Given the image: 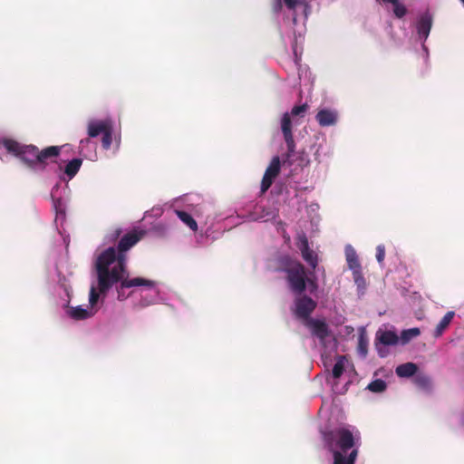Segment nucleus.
I'll return each mask as SVG.
<instances>
[{
	"instance_id": "obj_15",
	"label": "nucleus",
	"mask_w": 464,
	"mask_h": 464,
	"mask_svg": "<svg viewBox=\"0 0 464 464\" xmlns=\"http://www.w3.org/2000/svg\"><path fill=\"white\" fill-rule=\"evenodd\" d=\"M455 316V312L449 311L446 313V314L441 318L440 323L437 324L434 332V336L439 337L440 336L444 331L448 328L450 324L451 323L452 319Z\"/></svg>"
},
{
	"instance_id": "obj_38",
	"label": "nucleus",
	"mask_w": 464,
	"mask_h": 464,
	"mask_svg": "<svg viewBox=\"0 0 464 464\" xmlns=\"http://www.w3.org/2000/svg\"><path fill=\"white\" fill-rule=\"evenodd\" d=\"M461 424L464 426V416H463V418L461 420Z\"/></svg>"
},
{
	"instance_id": "obj_29",
	"label": "nucleus",
	"mask_w": 464,
	"mask_h": 464,
	"mask_svg": "<svg viewBox=\"0 0 464 464\" xmlns=\"http://www.w3.org/2000/svg\"><path fill=\"white\" fill-rule=\"evenodd\" d=\"M53 207L56 215H63L65 213L64 203L61 198H55L53 197Z\"/></svg>"
},
{
	"instance_id": "obj_27",
	"label": "nucleus",
	"mask_w": 464,
	"mask_h": 464,
	"mask_svg": "<svg viewBox=\"0 0 464 464\" xmlns=\"http://www.w3.org/2000/svg\"><path fill=\"white\" fill-rule=\"evenodd\" d=\"M344 371V362H343V357H339L337 362L334 363L333 368V376L335 379H338L341 377Z\"/></svg>"
},
{
	"instance_id": "obj_8",
	"label": "nucleus",
	"mask_w": 464,
	"mask_h": 464,
	"mask_svg": "<svg viewBox=\"0 0 464 464\" xmlns=\"http://www.w3.org/2000/svg\"><path fill=\"white\" fill-rule=\"evenodd\" d=\"M61 146H49L43 150L38 149V167L44 169L49 161L59 157L62 151Z\"/></svg>"
},
{
	"instance_id": "obj_5",
	"label": "nucleus",
	"mask_w": 464,
	"mask_h": 464,
	"mask_svg": "<svg viewBox=\"0 0 464 464\" xmlns=\"http://www.w3.org/2000/svg\"><path fill=\"white\" fill-rule=\"evenodd\" d=\"M317 307V302L307 295H295L293 304V314L298 319L308 321Z\"/></svg>"
},
{
	"instance_id": "obj_13",
	"label": "nucleus",
	"mask_w": 464,
	"mask_h": 464,
	"mask_svg": "<svg viewBox=\"0 0 464 464\" xmlns=\"http://www.w3.org/2000/svg\"><path fill=\"white\" fill-rule=\"evenodd\" d=\"M334 464H354L358 450L353 449L348 457L343 455L340 450H334Z\"/></svg>"
},
{
	"instance_id": "obj_17",
	"label": "nucleus",
	"mask_w": 464,
	"mask_h": 464,
	"mask_svg": "<svg viewBox=\"0 0 464 464\" xmlns=\"http://www.w3.org/2000/svg\"><path fill=\"white\" fill-rule=\"evenodd\" d=\"M281 130L285 140H289L291 141L292 139H294L292 133V120L288 112L283 114L281 120Z\"/></svg>"
},
{
	"instance_id": "obj_16",
	"label": "nucleus",
	"mask_w": 464,
	"mask_h": 464,
	"mask_svg": "<svg viewBox=\"0 0 464 464\" xmlns=\"http://www.w3.org/2000/svg\"><path fill=\"white\" fill-rule=\"evenodd\" d=\"M82 160L79 158L72 159L64 167V174L72 179L80 170Z\"/></svg>"
},
{
	"instance_id": "obj_30",
	"label": "nucleus",
	"mask_w": 464,
	"mask_h": 464,
	"mask_svg": "<svg viewBox=\"0 0 464 464\" xmlns=\"http://www.w3.org/2000/svg\"><path fill=\"white\" fill-rule=\"evenodd\" d=\"M393 13L396 17L401 18L406 14L407 9L403 5L400 4L399 1L396 0V2L393 3Z\"/></svg>"
},
{
	"instance_id": "obj_25",
	"label": "nucleus",
	"mask_w": 464,
	"mask_h": 464,
	"mask_svg": "<svg viewBox=\"0 0 464 464\" xmlns=\"http://www.w3.org/2000/svg\"><path fill=\"white\" fill-rule=\"evenodd\" d=\"M420 334L419 328H411L402 331L401 340L403 344L409 343L412 338L417 337Z\"/></svg>"
},
{
	"instance_id": "obj_35",
	"label": "nucleus",
	"mask_w": 464,
	"mask_h": 464,
	"mask_svg": "<svg viewBox=\"0 0 464 464\" xmlns=\"http://www.w3.org/2000/svg\"><path fill=\"white\" fill-rule=\"evenodd\" d=\"M122 233V230L121 228L120 227H117L115 228L109 236V240L113 242V241H116L117 239L120 238L121 235Z\"/></svg>"
},
{
	"instance_id": "obj_1",
	"label": "nucleus",
	"mask_w": 464,
	"mask_h": 464,
	"mask_svg": "<svg viewBox=\"0 0 464 464\" xmlns=\"http://www.w3.org/2000/svg\"><path fill=\"white\" fill-rule=\"evenodd\" d=\"M144 236L145 231L133 229L120 238L117 249L110 246L97 256L94 265L97 285H92L90 289L89 303L91 306H94L98 303L100 295L105 296L113 285H116L119 299L122 297L121 291L125 288L135 286L153 288L156 285L155 282L150 279L129 278L126 253Z\"/></svg>"
},
{
	"instance_id": "obj_24",
	"label": "nucleus",
	"mask_w": 464,
	"mask_h": 464,
	"mask_svg": "<svg viewBox=\"0 0 464 464\" xmlns=\"http://www.w3.org/2000/svg\"><path fill=\"white\" fill-rule=\"evenodd\" d=\"M387 384L382 379H376L370 382L367 386V389L372 392H382L386 390Z\"/></svg>"
},
{
	"instance_id": "obj_32",
	"label": "nucleus",
	"mask_w": 464,
	"mask_h": 464,
	"mask_svg": "<svg viewBox=\"0 0 464 464\" xmlns=\"http://www.w3.org/2000/svg\"><path fill=\"white\" fill-rule=\"evenodd\" d=\"M385 256V247L383 245H379L376 247V259L379 264H382Z\"/></svg>"
},
{
	"instance_id": "obj_11",
	"label": "nucleus",
	"mask_w": 464,
	"mask_h": 464,
	"mask_svg": "<svg viewBox=\"0 0 464 464\" xmlns=\"http://www.w3.org/2000/svg\"><path fill=\"white\" fill-rule=\"evenodd\" d=\"M432 25V17L429 13L423 14L417 24V31L420 37L426 40L430 34Z\"/></svg>"
},
{
	"instance_id": "obj_21",
	"label": "nucleus",
	"mask_w": 464,
	"mask_h": 464,
	"mask_svg": "<svg viewBox=\"0 0 464 464\" xmlns=\"http://www.w3.org/2000/svg\"><path fill=\"white\" fill-rule=\"evenodd\" d=\"M176 213L179 218L184 224H186L192 231L198 230V224L189 213L183 210H177Z\"/></svg>"
},
{
	"instance_id": "obj_34",
	"label": "nucleus",
	"mask_w": 464,
	"mask_h": 464,
	"mask_svg": "<svg viewBox=\"0 0 464 464\" xmlns=\"http://www.w3.org/2000/svg\"><path fill=\"white\" fill-rule=\"evenodd\" d=\"M358 350L363 356L367 354V342L364 340L362 335L359 338Z\"/></svg>"
},
{
	"instance_id": "obj_9",
	"label": "nucleus",
	"mask_w": 464,
	"mask_h": 464,
	"mask_svg": "<svg viewBox=\"0 0 464 464\" xmlns=\"http://www.w3.org/2000/svg\"><path fill=\"white\" fill-rule=\"evenodd\" d=\"M307 325L310 327L312 334L322 341L330 334L329 327L324 321L310 319L307 321Z\"/></svg>"
},
{
	"instance_id": "obj_22",
	"label": "nucleus",
	"mask_w": 464,
	"mask_h": 464,
	"mask_svg": "<svg viewBox=\"0 0 464 464\" xmlns=\"http://www.w3.org/2000/svg\"><path fill=\"white\" fill-rule=\"evenodd\" d=\"M346 261L352 271L362 268L355 251L351 247L346 249Z\"/></svg>"
},
{
	"instance_id": "obj_23",
	"label": "nucleus",
	"mask_w": 464,
	"mask_h": 464,
	"mask_svg": "<svg viewBox=\"0 0 464 464\" xmlns=\"http://www.w3.org/2000/svg\"><path fill=\"white\" fill-rule=\"evenodd\" d=\"M285 141L286 143L287 150L285 155L284 163H287L291 166L293 164L292 158L294 157L295 150V142L294 139H292L291 141L289 140H285Z\"/></svg>"
},
{
	"instance_id": "obj_6",
	"label": "nucleus",
	"mask_w": 464,
	"mask_h": 464,
	"mask_svg": "<svg viewBox=\"0 0 464 464\" xmlns=\"http://www.w3.org/2000/svg\"><path fill=\"white\" fill-rule=\"evenodd\" d=\"M281 162L278 156H276L270 161L266 168L261 181V193H265L272 186L275 179L279 175Z\"/></svg>"
},
{
	"instance_id": "obj_19",
	"label": "nucleus",
	"mask_w": 464,
	"mask_h": 464,
	"mask_svg": "<svg viewBox=\"0 0 464 464\" xmlns=\"http://www.w3.org/2000/svg\"><path fill=\"white\" fill-rule=\"evenodd\" d=\"M377 339L381 343L384 345H394L399 342L398 335L392 331H384L380 333V334L377 336Z\"/></svg>"
},
{
	"instance_id": "obj_39",
	"label": "nucleus",
	"mask_w": 464,
	"mask_h": 464,
	"mask_svg": "<svg viewBox=\"0 0 464 464\" xmlns=\"http://www.w3.org/2000/svg\"><path fill=\"white\" fill-rule=\"evenodd\" d=\"M461 1H462V3L464 4V0H461Z\"/></svg>"
},
{
	"instance_id": "obj_33",
	"label": "nucleus",
	"mask_w": 464,
	"mask_h": 464,
	"mask_svg": "<svg viewBox=\"0 0 464 464\" xmlns=\"http://www.w3.org/2000/svg\"><path fill=\"white\" fill-rule=\"evenodd\" d=\"M416 383L421 387H428L430 384V380L425 375H418L416 377Z\"/></svg>"
},
{
	"instance_id": "obj_4",
	"label": "nucleus",
	"mask_w": 464,
	"mask_h": 464,
	"mask_svg": "<svg viewBox=\"0 0 464 464\" xmlns=\"http://www.w3.org/2000/svg\"><path fill=\"white\" fill-rule=\"evenodd\" d=\"M5 148L18 157L29 169L38 168V147L34 145H23L13 140L4 142Z\"/></svg>"
},
{
	"instance_id": "obj_14",
	"label": "nucleus",
	"mask_w": 464,
	"mask_h": 464,
	"mask_svg": "<svg viewBox=\"0 0 464 464\" xmlns=\"http://www.w3.org/2000/svg\"><path fill=\"white\" fill-rule=\"evenodd\" d=\"M418 371V366L413 362H406L397 366L395 372L399 377H411Z\"/></svg>"
},
{
	"instance_id": "obj_18",
	"label": "nucleus",
	"mask_w": 464,
	"mask_h": 464,
	"mask_svg": "<svg viewBox=\"0 0 464 464\" xmlns=\"http://www.w3.org/2000/svg\"><path fill=\"white\" fill-rule=\"evenodd\" d=\"M68 314L74 320H84L92 315V312L88 309H84L82 306L72 307L68 311Z\"/></svg>"
},
{
	"instance_id": "obj_12",
	"label": "nucleus",
	"mask_w": 464,
	"mask_h": 464,
	"mask_svg": "<svg viewBox=\"0 0 464 464\" xmlns=\"http://www.w3.org/2000/svg\"><path fill=\"white\" fill-rule=\"evenodd\" d=\"M111 124L110 121H92L88 124V135L90 138H95L102 134Z\"/></svg>"
},
{
	"instance_id": "obj_28",
	"label": "nucleus",
	"mask_w": 464,
	"mask_h": 464,
	"mask_svg": "<svg viewBox=\"0 0 464 464\" xmlns=\"http://www.w3.org/2000/svg\"><path fill=\"white\" fill-rule=\"evenodd\" d=\"M309 106L307 103H304L302 105L294 106L291 110L290 117L291 116H300L304 117V113L307 111Z\"/></svg>"
},
{
	"instance_id": "obj_20",
	"label": "nucleus",
	"mask_w": 464,
	"mask_h": 464,
	"mask_svg": "<svg viewBox=\"0 0 464 464\" xmlns=\"http://www.w3.org/2000/svg\"><path fill=\"white\" fill-rule=\"evenodd\" d=\"M353 278L354 281V284L357 286V292L359 295H362L365 293L366 290V281L363 277L362 268L353 271Z\"/></svg>"
},
{
	"instance_id": "obj_10",
	"label": "nucleus",
	"mask_w": 464,
	"mask_h": 464,
	"mask_svg": "<svg viewBox=\"0 0 464 464\" xmlns=\"http://www.w3.org/2000/svg\"><path fill=\"white\" fill-rule=\"evenodd\" d=\"M315 119L322 127L332 126L337 121V113L331 110L323 109L317 112Z\"/></svg>"
},
{
	"instance_id": "obj_26",
	"label": "nucleus",
	"mask_w": 464,
	"mask_h": 464,
	"mask_svg": "<svg viewBox=\"0 0 464 464\" xmlns=\"http://www.w3.org/2000/svg\"><path fill=\"white\" fill-rule=\"evenodd\" d=\"M112 124L102 133V145L104 150H109L112 142Z\"/></svg>"
},
{
	"instance_id": "obj_31",
	"label": "nucleus",
	"mask_w": 464,
	"mask_h": 464,
	"mask_svg": "<svg viewBox=\"0 0 464 464\" xmlns=\"http://www.w3.org/2000/svg\"><path fill=\"white\" fill-rule=\"evenodd\" d=\"M308 286L309 292L314 294L318 289V284L315 278L307 276L306 287Z\"/></svg>"
},
{
	"instance_id": "obj_36",
	"label": "nucleus",
	"mask_w": 464,
	"mask_h": 464,
	"mask_svg": "<svg viewBox=\"0 0 464 464\" xmlns=\"http://www.w3.org/2000/svg\"><path fill=\"white\" fill-rule=\"evenodd\" d=\"M89 143H90L89 138L83 139L80 141V144H79V153L80 154L83 153V150H84L85 146H87Z\"/></svg>"
},
{
	"instance_id": "obj_3",
	"label": "nucleus",
	"mask_w": 464,
	"mask_h": 464,
	"mask_svg": "<svg viewBox=\"0 0 464 464\" xmlns=\"http://www.w3.org/2000/svg\"><path fill=\"white\" fill-rule=\"evenodd\" d=\"M323 440L325 447L331 451L346 452L355 445V438L353 432L345 428L324 431Z\"/></svg>"
},
{
	"instance_id": "obj_2",
	"label": "nucleus",
	"mask_w": 464,
	"mask_h": 464,
	"mask_svg": "<svg viewBox=\"0 0 464 464\" xmlns=\"http://www.w3.org/2000/svg\"><path fill=\"white\" fill-rule=\"evenodd\" d=\"M285 274L288 288L295 295H301L306 290L307 273L304 266L297 260L285 256L278 269Z\"/></svg>"
},
{
	"instance_id": "obj_7",
	"label": "nucleus",
	"mask_w": 464,
	"mask_h": 464,
	"mask_svg": "<svg viewBox=\"0 0 464 464\" xmlns=\"http://www.w3.org/2000/svg\"><path fill=\"white\" fill-rule=\"evenodd\" d=\"M296 246L301 252L303 259L313 269H315L318 265V256L310 248L308 239L304 234L298 237Z\"/></svg>"
},
{
	"instance_id": "obj_37",
	"label": "nucleus",
	"mask_w": 464,
	"mask_h": 464,
	"mask_svg": "<svg viewBox=\"0 0 464 464\" xmlns=\"http://www.w3.org/2000/svg\"><path fill=\"white\" fill-rule=\"evenodd\" d=\"M284 2L289 9H294L297 5V0H285Z\"/></svg>"
}]
</instances>
